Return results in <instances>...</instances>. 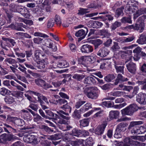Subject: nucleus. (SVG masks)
<instances>
[{
  "label": "nucleus",
  "instance_id": "f257e3e1",
  "mask_svg": "<svg viewBox=\"0 0 146 146\" xmlns=\"http://www.w3.org/2000/svg\"><path fill=\"white\" fill-rule=\"evenodd\" d=\"M84 92L88 98L92 100L96 99L99 96L98 89L96 87H86Z\"/></svg>",
  "mask_w": 146,
  "mask_h": 146
},
{
  "label": "nucleus",
  "instance_id": "f03ea898",
  "mask_svg": "<svg viewBox=\"0 0 146 146\" xmlns=\"http://www.w3.org/2000/svg\"><path fill=\"white\" fill-rule=\"evenodd\" d=\"M138 107L136 104H131L121 110L123 116L125 115H132L133 113L138 110Z\"/></svg>",
  "mask_w": 146,
  "mask_h": 146
},
{
  "label": "nucleus",
  "instance_id": "7ed1b4c3",
  "mask_svg": "<svg viewBox=\"0 0 146 146\" xmlns=\"http://www.w3.org/2000/svg\"><path fill=\"white\" fill-rule=\"evenodd\" d=\"M143 121H132L130 122L128 126V129L130 130L131 133L133 135H135L138 127L139 125L143 123Z\"/></svg>",
  "mask_w": 146,
  "mask_h": 146
},
{
  "label": "nucleus",
  "instance_id": "20e7f679",
  "mask_svg": "<svg viewBox=\"0 0 146 146\" xmlns=\"http://www.w3.org/2000/svg\"><path fill=\"white\" fill-rule=\"evenodd\" d=\"M34 59L36 60L42 61L46 63H47L48 59L46 56L41 51L36 50L34 53Z\"/></svg>",
  "mask_w": 146,
  "mask_h": 146
},
{
  "label": "nucleus",
  "instance_id": "39448f33",
  "mask_svg": "<svg viewBox=\"0 0 146 146\" xmlns=\"http://www.w3.org/2000/svg\"><path fill=\"white\" fill-rule=\"evenodd\" d=\"M23 140L25 142L35 145L38 143V140L36 136L30 134L25 135L23 138Z\"/></svg>",
  "mask_w": 146,
  "mask_h": 146
},
{
  "label": "nucleus",
  "instance_id": "423d86ee",
  "mask_svg": "<svg viewBox=\"0 0 146 146\" xmlns=\"http://www.w3.org/2000/svg\"><path fill=\"white\" fill-rule=\"evenodd\" d=\"M126 67L128 71L131 74H136L137 66L136 64L130 62L126 64Z\"/></svg>",
  "mask_w": 146,
  "mask_h": 146
},
{
  "label": "nucleus",
  "instance_id": "0eeeda50",
  "mask_svg": "<svg viewBox=\"0 0 146 146\" xmlns=\"http://www.w3.org/2000/svg\"><path fill=\"white\" fill-rule=\"evenodd\" d=\"M80 50L82 53L88 54L93 52V48L92 46L86 44L80 47Z\"/></svg>",
  "mask_w": 146,
  "mask_h": 146
},
{
  "label": "nucleus",
  "instance_id": "6e6552de",
  "mask_svg": "<svg viewBox=\"0 0 146 146\" xmlns=\"http://www.w3.org/2000/svg\"><path fill=\"white\" fill-rule=\"evenodd\" d=\"M40 131V134L38 135V138L40 139L39 141L40 143L43 146H46L48 144V142L47 140L49 139L50 136H47L46 135H44L41 133Z\"/></svg>",
  "mask_w": 146,
  "mask_h": 146
},
{
  "label": "nucleus",
  "instance_id": "1a4fd4ad",
  "mask_svg": "<svg viewBox=\"0 0 146 146\" xmlns=\"http://www.w3.org/2000/svg\"><path fill=\"white\" fill-rule=\"evenodd\" d=\"M136 101L139 103L145 104H146V94L145 93H140L136 96Z\"/></svg>",
  "mask_w": 146,
  "mask_h": 146
},
{
  "label": "nucleus",
  "instance_id": "9d476101",
  "mask_svg": "<svg viewBox=\"0 0 146 146\" xmlns=\"http://www.w3.org/2000/svg\"><path fill=\"white\" fill-rule=\"evenodd\" d=\"M88 32V28L84 27L83 29H81L77 31L75 33V36L77 37H81L82 39L84 38Z\"/></svg>",
  "mask_w": 146,
  "mask_h": 146
},
{
  "label": "nucleus",
  "instance_id": "9b49d317",
  "mask_svg": "<svg viewBox=\"0 0 146 146\" xmlns=\"http://www.w3.org/2000/svg\"><path fill=\"white\" fill-rule=\"evenodd\" d=\"M28 92H29L30 93L33 94L34 95L37 96V102L40 100H42L47 104H48V102L47 98L44 96H43L42 94L37 92H35L31 90L28 91Z\"/></svg>",
  "mask_w": 146,
  "mask_h": 146
},
{
  "label": "nucleus",
  "instance_id": "f8f14e48",
  "mask_svg": "<svg viewBox=\"0 0 146 146\" xmlns=\"http://www.w3.org/2000/svg\"><path fill=\"white\" fill-rule=\"evenodd\" d=\"M83 82L85 84L89 85H91L96 84V82L95 77L88 76L85 78Z\"/></svg>",
  "mask_w": 146,
  "mask_h": 146
},
{
  "label": "nucleus",
  "instance_id": "ddd939ff",
  "mask_svg": "<svg viewBox=\"0 0 146 146\" xmlns=\"http://www.w3.org/2000/svg\"><path fill=\"white\" fill-rule=\"evenodd\" d=\"M82 96L81 95H77L75 96V99L78 101L76 102L75 105V107L77 109L79 108L86 102L85 101L82 100Z\"/></svg>",
  "mask_w": 146,
  "mask_h": 146
},
{
  "label": "nucleus",
  "instance_id": "4468645a",
  "mask_svg": "<svg viewBox=\"0 0 146 146\" xmlns=\"http://www.w3.org/2000/svg\"><path fill=\"white\" fill-rule=\"evenodd\" d=\"M107 125V123H103L98 126L95 130V133L98 135L103 134Z\"/></svg>",
  "mask_w": 146,
  "mask_h": 146
},
{
  "label": "nucleus",
  "instance_id": "2eb2a0df",
  "mask_svg": "<svg viewBox=\"0 0 146 146\" xmlns=\"http://www.w3.org/2000/svg\"><path fill=\"white\" fill-rule=\"evenodd\" d=\"M18 12L26 18H29L30 16V13L27 9L23 6H21L20 8H19Z\"/></svg>",
  "mask_w": 146,
  "mask_h": 146
},
{
  "label": "nucleus",
  "instance_id": "dca6fc26",
  "mask_svg": "<svg viewBox=\"0 0 146 146\" xmlns=\"http://www.w3.org/2000/svg\"><path fill=\"white\" fill-rule=\"evenodd\" d=\"M131 29H133L137 30L139 32H142L144 29V25L143 23L141 22L139 24H136L135 25H132L130 26Z\"/></svg>",
  "mask_w": 146,
  "mask_h": 146
},
{
  "label": "nucleus",
  "instance_id": "f3484780",
  "mask_svg": "<svg viewBox=\"0 0 146 146\" xmlns=\"http://www.w3.org/2000/svg\"><path fill=\"white\" fill-rule=\"evenodd\" d=\"M109 53V51L104 47L100 48L97 53L100 57H104L106 56Z\"/></svg>",
  "mask_w": 146,
  "mask_h": 146
},
{
  "label": "nucleus",
  "instance_id": "a211bd4d",
  "mask_svg": "<svg viewBox=\"0 0 146 146\" xmlns=\"http://www.w3.org/2000/svg\"><path fill=\"white\" fill-rule=\"evenodd\" d=\"M128 80L127 78H125L120 74H118L117 75V78L115 80L114 84L115 85H117L120 82H123Z\"/></svg>",
  "mask_w": 146,
  "mask_h": 146
},
{
  "label": "nucleus",
  "instance_id": "6ab92c4d",
  "mask_svg": "<svg viewBox=\"0 0 146 146\" xmlns=\"http://www.w3.org/2000/svg\"><path fill=\"white\" fill-rule=\"evenodd\" d=\"M45 111L46 113L50 116L49 117H48V118L49 119H52L54 120H57L58 119H59V116L58 115L54 114L49 110H46Z\"/></svg>",
  "mask_w": 146,
  "mask_h": 146
},
{
  "label": "nucleus",
  "instance_id": "aec40b11",
  "mask_svg": "<svg viewBox=\"0 0 146 146\" xmlns=\"http://www.w3.org/2000/svg\"><path fill=\"white\" fill-rule=\"evenodd\" d=\"M127 125L128 124L126 123H121L117 125L116 129L123 132L126 130V127Z\"/></svg>",
  "mask_w": 146,
  "mask_h": 146
},
{
  "label": "nucleus",
  "instance_id": "412c9836",
  "mask_svg": "<svg viewBox=\"0 0 146 146\" xmlns=\"http://www.w3.org/2000/svg\"><path fill=\"white\" fill-rule=\"evenodd\" d=\"M132 53V50H127L123 52L121 57L123 58L126 59L128 61H129L131 60V58L132 57L131 55Z\"/></svg>",
  "mask_w": 146,
  "mask_h": 146
},
{
  "label": "nucleus",
  "instance_id": "4be33fe9",
  "mask_svg": "<svg viewBox=\"0 0 146 146\" xmlns=\"http://www.w3.org/2000/svg\"><path fill=\"white\" fill-rule=\"evenodd\" d=\"M21 111L23 113V118L25 120L30 121L32 119V116L27 110L23 109Z\"/></svg>",
  "mask_w": 146,
  "mask_h": 146
},
{
  "label": "nucleus",
  "instance_id": "5701e85b",
  "mask_svg": "<svg viewBox=\"0 0 146 146\" xmlns=\"http://www.w3.org/2000/svg\"><path fill=\"white\" fill-rule=\"evenodd\" d=\"M57 113L59 114L60 116L63 119L69 120L70 118V117L69 116V113H68L63 110H59L57 112Z\"/></svg>",
  "mask_w": 146,
  "mask_h": 146
},
{
  "label": "nucleus",
  "instance_id": "b1692460",
  "mask_svg": "<svg viewBox=\"0 0 146 146\" xmlns=\"http://www.w3.org/2000/svg\"><path fill=\"white\" fill-rule=\"evenodd\" d=\"M70 135L79 137L82 136V131L80 130L74 128L70 133Z\"/></svg>",
  "mask_w": 146,
  "mask_h": 146
},
{
  "label": "nucleus",
  "instance_id": "393cba45",
  "mask_svg": "<svg viewBox=\"0 0 146 146\" xmlns=\"http://www.w3.org/2000/svg\"><path fill=\"white\" fill-rule=\"evenodd\" d=\"M67 81L65 78L62 81H53L52 82V84L56 88H57L60 86L61 85L65 84L66 82Z\"/></svg>",
  "mask_w": 146,
  "mask_h": 146
},
{
  "label": "nucleus",
  "instance_id": "a878e982",
  "mask_svg": "<svg viewBox=\"0 0 146 146\" xmlns=\"http://www.w3.org/2000/svg\"><path fill=\"white\" fill-rule=\"evenodd\" d=\"M125 10L128 11V13L130 14H132L133 13H135L134 14H136L138 10V7H130L129 5L127 4Z\"/></svg>",
  "mask_w": 146,
  "mask_h": 146
},
{
  "label": "nucleus",
  "instance_id": "bb28decb",
  "mask_svg": "<svg viewBox=\"0 0 146 146\" xmlns=\"http://www.w3.org/2000/svg\"><path fill=\"white\" fill-rule=\"evenodd\" d=\"M137 42L141 44H146V34L143 33L141 35Z\"/></svg>",
  "mask_w": 146,
  "mask_h": 146
},
{
  "label": "nucleus",
  "instance_id": "cd10ccee",
  "mask_svg": "<svg viewBox=\"0 0 146 146\" xmlns=\"http://www.w3.org/2000/svg\"><path fill=\"white\" fill-rule=\"evenodd\" d=\"M40 129H42L43 131H45L46 133L50 134L53 131V130L49 127L45 125H38Z\"/></svg>",
  "mask_w": 146,
  "mask_h": 146
},
{
  "label": "nucleus",
  "instance_id": "c85d7f7f",
  "mask_svg": "<svg viewBox=\"0 0 146 146\" xmlns=\"http://www.w3.org/2000/svg\"><path fill=\"white\" fill-rule=\"evenodd\" d=\"M45 45L50 48H52L53 51L55 52L57 50V48L55 44H53L52 42H50L49 40H45Z\"/></svg>",
  "mask_w": 146,
  "mask_h": 146
},
{
  "label": "nucleus",
  "instance_id": "c756f323",
  "mask_svg": "<svg viewBox=\"0 0 146 146\" xmlns=\"http://www.w3.org/2000/svg\"><path fill=\"white\" fill-rule=\"evenodd\" d=\"M98 18L102 19L103 21H107L108 20L111 21L113 19V17L112 15L108 14H106L104 16H99Z\"/></svg>",
  "mask_w": 146,
  "mask_h": 146
},
{
  "label": "nucleus",
  "instance_id": "7c9ffc66",
  "mask_svg": "<svg viewBox=\"0 0 146 146\" xmlns=\"http://www.w3.org/2000/svg\"><path fill=\"white\" fill-rule=\"evenodd\" d=\"M119 112L118 111H110L109 113V117L110 119H112L114 118H116L119 115Z\"/></svg>",
  "mask_w": 146,
  "mask_h": 146
},
{
  "label": "nucleus",
  "instance_id": "2f4dec72",
  "mask_svg": "<svg viewBox=\"0 0 146 146\" xmlns=\"http://www.w3.org/2000/svg\"><path fill=\"white\" fill-rule=\"evenodd\" d=\"M60 108L66 112L70 113L71 111L72 108L68 105V103L63 105L60 107Z\"/></svg>",
  "mask_w": 146,
  "mask_h": 146
},
{
  "label": "nucleus",
  "instance_id": "473e14b6",
  "mask_svg": "<svg viewBox=\"0 0 146 146\" xmlns=\"http://www.w3.org/2000/svg\"><path fill=\"white\" fill-rule=\"evenodd\" d=\"M85 75L82 74H75L72 75L73 78L76 79L77 81H81L85 77Z\"/></svg>",
  "mask_w": 146,
  "mask_h": 146
},
{
  "label": "nucleus",
  "instance_id": "72a5a7b5",
  "mask_svg": "<svg viewBox=\"0 0 146 146\" xmlns=\"http://www.w3.org/2000/svg\"><path fill=\"white\" fill-rule=\"evenodd\" d=\"M146 13V8H141L138 9L136 14H134V17H137L143 14Z\"/></svg>",
  "mask_w": 146,
  "mask_h": 146
},
{
  "label": "nucleus",
  "instance_id": "f704fd0d",
  "mask_svg": "<svg viewBox=\"0 0 146 146\" xmlns=\"http://www.w3.org/2000/svg\"><path fill=\"white\" fill-rule=\"evenodd\" d=\"M90 24L93 28H100L103 25L102 23L97 21H92L90 22Z\"/></svg>",
  "mask_w": 146,
  "mask_h": 146
},
{
  "label": "nucleus",
  "instance_id": "c9c22d12",
  "mask_svg": "<svg viewBox=\"0 0 146 146\" xmlns=\"http://www.w3.org/2000/svg\"><path fill=\"white\" fill-rule=\"evenodd\" d=\"M116 75L110 74L105 76L104 78L105 80L107 82H110L114 79L116 77Z\"/></svg>",
  "mask_w": 146,
  "mask_h": 146
},
{
  "label": "nucleus",
  "instance_id": "e433bc0d",
  "mask_svg": "<svg viewBox=\"0 0 146 146\" xmlns=\"http://www.w3.org/2000/svg\"><path fill=\"white\" fill-rule=\"evenodd\" d=\"M4 99L5 102L8 104H11L15 101L13 97L9 96H5Z\"/></svg>",
  "mask_w": 146,
  "mask_h": 146
},
{
  "label": "nucleus",
  "instance_id": "4c0bfd02",
  "mask_svg": "<svg viewBox=\"0 0 146 146\" xmlns=\"http://www.w3.org/2000/svg\"><path fill=\"white\" fill-rule=\"evenodd\" d=\"M102 43V41L99 39H96L94 41L93 43L94 46V50H96L98 48L99 46Z\"/></svg>",
  "mask_w": 146,
  "mask_h": 146
},
{
  "label": "nucleus",
  "instance_id": "58836bf2",
  "mask_svg": "<svg viewBox=\"0 0 146 146\" xmlns=\"http://www.w3.org/2000/svg\"><path fill=\"white\" fill-rule=\"evenodd\" d=\"M102 105L103 106H105L108 108H114V103L111 101H104L102 102Z\"/></svg>",
  "mask_w": 146,
  "mask_h": 146
},
{
  "label": "nucleus",
  "instance_id": "ea45409f",
  "mask_svg": "<svg viewBox=\"0 0 146 146\" xmlns=\"http://www.w3.org/2000/svg\"><path fill=\"white\" fill-rule=\"evenodd\" d=\"M93 143L92 138L89 137L85 141V144L83 145L82 146H92Z\"/></svg>",
  "mask_w": 146,
  "mask_h": 146
},
{
  "label": "nucleus",
  "instance_id": "a19ab883",
  "mask_svg": "<svg viewBox=\"0 0 146 146\" xmlns=\"http://www.w3.org/2000/svg\"><path fill=\"white\" fill-rule=\"evenodd\" d=\"M72 117L74 119H80L81 118V115L80 113H79V110L76 109L72 113Z\"/></svg>",
  "mask_w": 146,
  "mask_h": 146
},
{
  "label": "nucleus",
  "instance_id": "79ce46f5",
  "mask_svg": "<svg viewBox=\"0 0 146 146\" xmlns=\"http://www.w3.org/2000/svg\"><path fill=\"white\" fill-rule=\"evenodd\" d=\"M78 11V12L77 14L79 15H82L89 12V11H88V9H84L82 8H80Z\"/></svg>",
  "mask_w": 146,
  "mask_h": 146
},
{
  "label": "nucleus",
  "instance_id": "37998d69",
  "mask_svg": "<svg viewBox=\"0 0 146 146\" xmlns=\"http://www.w3.org/2000/svg\"><path fill=\"white\" fill-rule=\"evenodd\" d=\"M146 132V128L145 127L139 126L135 135L142 134Z\"/></svg>",
  "mask_w": 146,
  "mask_h": 146
},
{
  "label": "nucleus",
  "instance_id": "c03bdc74",
  "mask_svg": "<svg viewBox=\"0 0 146 146\" xmlns=\"http://www.w3.org/2000/svg\"><path fill=\"white\" fill-rule=\"evenodd\" d=\"M58 67L60 68H64L68 67L69 64L66 61L62 60L57 65Z\"/></svg>",
  "mask_w": 146,
  "mask_h": 146
},
{
  "label": "nucleus",
  "instance_id": "a18cd8bd",
  "mask_svg": "<svg viewBox=\"0 0 146 146\" xmlns=\"http://www.w3.org/2000/svg\"><path fill=\"white\" fill-rule=\"evenodd\" d=\"M130 17H123L121 19V22L124 23H128L129 24L132 23V21L131 20Z\"/></svg>",
  "mask_w": 146,
  "mask_h": 146
},
{
  "label": "nucleus",
  "instance_id": "49530a36",
  "mask_svg": "<svg viewBox=\"0 0 146 146\" xmlns=\"http://www.w3.org/2000/svg\"><path fill=\"white\" fill-rule=\"evenodd\" d=\"M89 119H84L80 121V125L81 126L85 127L88 125Z\"/></svg>",
  "mask_w": 146,
  "mask_h": 146
},
{
  "label": "nucleus",
  "instance_id": "de8ad7c7",
  "mask_svg": "<svg viewBox=\"0 0 146 146\" xmlns=\"http://www.w3.org/2000/svg\"><path fill=\"white\" fill-rule=\"evenodd\" d=\"M1 47L6 51L9 50V48L10 46L8 42L6 41H3L1 42Z\"/></svg>",
  "mask_w": 146,
  "mask_h": 146
},
{
  "label": "nucleus",
  "instance_id": "09e8293b",
  "mask_svg": "<svg viewBox=\"0 0 146 146\" xmlns=\"http://www.w3.org/2000/svg\"><path fill=\"white\" fill-rule=\"evenodd\" d=\"M100 33L101 35L103 36L104 37L108 38L110 35V34L108 33V30L106 29H103L100 30Z\"/></svg>",
  "mask_w": 146,
  "mask_h": 146
},
{
  "label": "nucleus",
  "instance_id": "8fccbe9b",
  "mask_svg": "<svg viewBox=\"0 0 146 146\" xmlns=\"http://www.w3.org/2000/svg\"><path fill=\"white\" fill-rule=\"evenodd\" d=\"M4 62L10 64H16L17 63V62L15 60L11 58H7L5 60Z\"/></svg>",
  "mask_w": 146,
  "mask_h": 146
},
{
  "label": "nucleus",
  "instance_id": "3c124183",
  "mask_svg": "<svg viewBox=\"0 0 146 146\" xmlns=\"http://www.w3.org/2000/svg\"><path fill=\"white\" fill-rule=\"evenodd\" d=\"M99 6V5L98 4V2L97 1H94L93 2L88 6V7L89 8H94L95 9L98 7Z\"/></svg>",
  "mask_w": 146,
  "mask_h": 146
},
{
  "label": "nucleus",
  "instance_id": "603ef678",
  "mask_svg": "<svg viewBox=\"0 0 146 146\" xmlns=\"http://www.w3.org/2000/svg\"><path fill=\"white\" fill-rule=\"evenodd\" d=\"M124 9V7L123 6H121L120 8L117 9L115 12L116 15L118 17L121 15H123V11Z\"/></svg>",
  "mask_w": 146,
  "mask_h": 146
},
{
  "label": "nucleus",
  "instance_id": "864d4df0",
  "mask_svg": "<svg viewBox=\"0 0 146 146\" xmlns=\"http://www.w3.org/2000/svg\"><path fill=\"white\" fill-rule=\"evenodd\" d=\"M124 67L123 66H118L115 67L117 73H121L123 74H124Z\"/></svg>",
  "mask_w": 146,
  "mask_h": 146
},
{
  "label": "nucleus",
  "instance_id": "5fc2aeb1",
  "mask_svg": "<svg viewBox=\"0 0 146 146\" xmlns=\"http://www.w3.org/2000/svg\"><path fill=\"white\" fill-rule=\"evenodd\" d=\"M121 23L120 22L116 21L113 24L111 27V31L115 30L117 27L120 26Z\"/></svg>",
  "mask_w": 146,
  "mask_h": 146
},
{
  "label": "nucleus",
  "instance_id": "6e6d98bb",
  "mask_svg": "<svg viewBox=\"0 0 146 146\" xmlns=\"http://www.w3.org/2000/svg\"><path fill=\"white\" fill-rule=\"evenodd\" d=\"M123 132L115 129V133L114 135V137L118 139L121 137L122 133Z\"/></svg>",
  "mask_w": 146,
  "mask_h": 146
},
{
  "label": "nucleus",
  "instance_id": "4d7b16f0",
  "mask_svg": "<svg viewBox=\"0 0 146 146\" xmlns=\"http://www.w3.org/2000/svg\"><path fill=\"white\" fill-rule=\"evenodd\" d=\"M16 118L17 117H15L11 116L10 115H8L7 116L6 121L8 123L11 122H14L15 123Z\"/></svg>",
  "mask_w": 146,
  "mask_h": 146
},
{
  "label": "nucleus",
  "instance_id": "13d9d810",
  "mask_svg": "<svg viewBox=\"0 0 146 146\" xmlns=\"http://www.w3.org/2000/svg\"><path fill=\"white\" fill-rule=\"evenodd\" d=\"M10 6L12 10L14 12H18L19 8H20L21 6L17 5L14 4H11L10 5Z\"/></svg>",
  "mask_w": 146,
  "mask_h": 146
},
{
  "label": "nucleus",
  "instance_id": "bf43d9fd",
  "mask_svg": "<svg viewBox=\"0 0 146 146\" xmlns=\"http://www.w3.org/2000/svg\"><path fill=\"white\" fill-rule=\"evenodd\" d=\"M60 136L58 134H56L54 135H51L49 136V140H58L60 139Z\"/></svg>",
  "mask_w": 146,
  "mask_h": 146
},
{
  "label": "nucleus",
  "instance_id": "052dcab7",
  "mask_svg": "<svg viewBox=\"0 0 146 146\" xmlns=\"http://www.w3.org/2000/svg\"><path fill=\"white\" fill-rule=\"evenodd\" d=\"M3 136L4 137L3 139L5 141H10L12 139V136L6 134H3Z\"/></svg>",
  "mask_w": 146,
  "mask_h": 146
},
{
  "label": "nucleus",
  "instance_id": "680f3d73",
  "mask_svg": "<svg viewBox=\"0 0 146 146\" xmlns=\"http://www.w3.org/2000/svg\"><path fill=\"white\" fill-rule=\"evenodd\" d=\"M15 123L18 126H23L24 124V122L22 119L16 120Z\"/></svg>",
  "mask_w": 146,
  "mask_h": 146
},
{
  "label": "nucleus",
  "instance_id": "e2e57ef3",
  "mask_svg": "<svg viewBox=\"0 0 146 146\" xmlns=\"http://www.w3.org/2000/svg\"><path fill=\"white\" fill-rule=\"evenodd\" d=\"M8 93V90L5 88H1L0 90V94L3 96H5Z\"/></svg>",
  "mask_w": 146,
  "mask_h": 146
},
{
  "label": "nucleus",
  "instance_id": "0e129e2a",
  "mask_svg": "<svg viewBox=\"0 0 146 146\" xmlns=\"http://www.w3.org/2000/svg\"><path fill=\"white\" fill-rule=\"evenodd\" d=\"M9 3V0H1L0 3V5L3 7H7L8 6Z\"/></svg>",
  "mask_w": 146,
  "mask_h": 146
},
{
  "label": "nucleus",
  "instance_id": "69168bd1",
  "mask_svg": "<svg viewBox=\"0 0 146 146\" xmlns=\"http://www.w3.org/2000/svg\"><path fill=\"white\" fill-rule=\"evenodd\" d=\"M22 25L23 23H17V25H16L15 30L18 31H25L22 28Z\"/></svg>",
  "mask_w": 146,
  "mask_h": 146
},
{
  "label": "nucleus",
  "instance_id": "338daca9",
  "mask_svg": "<svg viewBox=\"0 0 146 146\" xmlns=\"http://www.w3.org/2000/svg\"><path fill=\"white\" fill-rule=\"evenodd\" d=\"M124 92L120 91H116L113 92H111V94L114 96H120L123 95Z\"/></svg>",
  "mask_w": 146,
  "mask_h": 146
},
{
  "label": "nucleus",
  "instance_id": "774afa93",
  "mask_svg": "<svg viewBox=\"0 0 146 146\" xmlns=\"http://www.w3.org/2000/svg\"><path fill=\"white\" fill-rule=\"evenodd\" d=\"M33 120L35 122H37L42 121L43 118L38 114L36 113L35 116Z\"/></svg>",
  "mask_w": 146,
  "mask_h": 146
}]
</instances>
